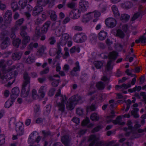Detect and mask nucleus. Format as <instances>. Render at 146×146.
<instances>
[{
    "mask_svg": "<svg viewBox=\"0 0 146 146\" xmlns=\"http://www.w3.org/2000/svg\"><path fill=\"white\" fill-rule=\"evenodd\" d=\"M72 120L77 125L78 124L80 123V120L79 118L76 117H73Z\"/></svg>",
    "mask_w": 146,
    "mask_h": 146,
    "instance_id": "obj_57",
    "label": "nucleus"
},
{
    "mask_svg": "<svg viewBox=\"0 0 146 146\" xmlns=\"http://www.w3.org/2000/svg\"><path fill=\"white\" fill-rule=\"evenodd\" d=\"M130 18L129 15L126 14H123L121 15L120 19L123 21H126L129 20Z\"/></svg>",
    "mask_w": 146,
    "mask_h": 146,
    "instance_id": "obj_27",
    "label": "nucleus"
},
{
    "mask_svg": "<svg viewBox=\"0 0 146 146\" xmlns=\"http://www.w3.org/2000/svg\"><path fill=\"white\" fill-rule=\"evenodd\" d=\"M12 13L10 10H7L3 16L4 18H12Z\"/></svg>",
    "mask_w": 146,
    "mask_h": 146,
    "instance_id": "obj_30",
    "label": "nucleus"
},
{
    "mask_svg": "<svg viewBox=\"0 0 146 146\" xmlns=\"http://www.w3.org/2000/svg\"><path fill=\"white\" fill-rule=\"evenodd\" d=\"M21 40L19 38H17L13 40V45L17 48L19 47V44H21Z\"/></svg>",
    "mask_w": 146,
    "mask_h": 146,
    "instance_id": "obj_29",
    "label": "nucleus"
},
{
    "mask_svg": "<svg viewBox=\"0 0 146 146\" xmlns=\"http://www.w3.org/2000/svg\"><path fill=\"white\" fill-rule=\"evenodd\" d=\"M10 39L8 37H6L1 44V47L2 49L5 48L9 44Z\"/></svg>",
    "mask_w": 146,
    "mask_h": 146,
    "instance_id": "obj_18",
    "label": "nucleus"
},
{
    "mask_svg": "<svg viewBox=\"0 0 146 146\" xmlns=\"http://www.w3.org/2000/svg\"><path fill=\"white\" fill-rule=\"evenodd\" d=\"M48 13L50 15V19L52 20L55 21L56 20L57 15L54 11L50 10L48 11Z\"/></svg>",
    "mask_w": 146,
    "mask_h": 146,
    "instance_id": "obj_22",
    "label": "nucleus"
},
{
    "mask_svg": "<svg viewBox=\"0 0 146 146\" xmlns=\"http://www.w3.org/2000/svg\"><path fill=\"white\" fill-rule=\"evenodd\" d=\"M19 89L18 87H15L12 90L11 93V97L12 99H16L19 94Z\"/></svg>",
    "mask_w": 146,
    "mask_h": 146,
    "instance_id": "obj_11",
    "label": "nucleus"
},
{
    "mask_svg": "<svg viewBox=\"0 0 146 146\" xmlns=\"http://www.w3.org/2000/svg\"><path fill=\"white\" fill-rule=\"evenodd\" d=\"M5 136L3 134L0 135V146L3 145L5 143Z\"/></svg>",
    "mask_w": 146,
    "mask_h": 146,
    "instance_id": "obj_40",
    "label": "nucleus"
},
{
    "mask_svg": "<svg viewBox=\"0 0 146 146\" xmlns=\"http://www.w3.org/2000/svg\"><path fill=\"white\" fill-rule=\"evenodd\" d=\"M60 45L57 44V47L56 48V53L57 54L59 55L61 53L62 49L61 48Z\"/></svg>",
    "mask_w": 146,
    "mask_h": 146,
    "instance_id": "obj_51",
    "label": "nucleus"
},
{
    "mask_svg": "<svg viewBox=\"0 0 146 146\" xmlns=\"http://www.w3.org/2000/svg\"><path fill=\"white\" fill-rule=\"evenodd\" d=\"M94 64L96 67L98 69H100L103 66V63L102 61H95Z\"/></svg>",
    "mask_w": 146,
    "mask_h": 146,
    "instance_id": "obj_31",
    "label": "nucleus"
},
{
    "mask_svg": "<svg viewBox=\"0 0 146 146\" xmlns=\"http://www.w3.org/2000/svg\"><path fill=\"white\" fill-rule=\"evenodd\" d=\"M96 86L99 90H102L105 88V84L101 81H100L97 83Z\"/></svg>",
    "mask_w": 146,
    "mask_h": 146,
    "instance_id": "obj_26",
    "label": "nucleus"
},
{
    "mask_svg": "<svg viewBox=\"0 0 146 146\" xmlns=\"http://www.w3.org/2000/svg\"><path fill=\"white\" fill-rule=\"evenodd\" d=\"M105 23L108 27L112 28L116 25V21L114 18H109L105 20Z\"/></svg>",
    "mask_w": 146,
    "mask_h": 146,
    "instance_id": "obj_10",
    "label": "nucleus"
},
{
    "mask_svg": "<svg viewBox=\"0 0 146 146\" xmlns=\"http://www.w3.org/2000/svg\"><path fill=\"white\" fill-rule=\"evenodd\" d=\"M27 3V0H19V4L22 9L24 8L26 5Z\"/></svg>",
    "mask_w": 146,
    "mask_h": 146,
    "instance_id": "obj_33",
    "label": "nucleus"
},
{
    "mask_svg": "<svg viewBox=\"0 0 146 146\" xmlns=\"http://www.w3.org/2000/svg\"><path fill=\"white\" fill-rule=\"evenodd\" d=\"M121 7L123 8L128 9L131 8L133 6L132 3L129 1H126L121 4Z\"/></svg>",
    "mask_w": 146,
    "mask_h": 146,
    "instance_id": "obj_21",
    "label": "nucleus"
},
{
    "mask_svg": "<svg viewBox=\"0 0 146 146\" xmlns=\"http://www.w3.org/2000/svg\"><path fill=\"white\" fill-rule=\"evenodd\" d=\"M55 89L54 88H52L49 90L48 92V95L50 96H52L54 94Z\"/></svg>",
    "mask_w": 146,
    "mask_h": 146,
    "instance_id": "obj_64",
    "label": "nucleus"
},
{
    "mask_svg": "<svg viewBox=\"0 0 146 146\" xmlns=\"http://www.w3.org/2000/svg\"><path fill=\"white\" fill-rule=\"evenodd\" d=\"M48 0H37V5L40 6H45L48 3Z\"/></svg>",
    "mask_w": 146,
    "mask_h": 146,
    "instance_id": "obj_24",
    "label": "nucleus"
},
{
    "mask_svg": "<svg viewBox=\"0 0 146 146\" xmlns=\"http://www.w3.org/2000/svg\"><path fill=\"white\" fill-rule=\"evenodd\" d=\"M107 35V33L104 31H101L98 33V37L99 39L101 40H105Z\"/></svg>",
    "mask_w": 146,
    "mask_h": 146,
    "instance_id": "obj_17",
    "label": "nucleus"
},
{
    "mask_svg": "<svg viewBox=\"0 0 146 146\" xmlns=\"http://www.w3.org/2000/svg\"><path fill=\"white\" fill-rule=\"evenodd\" d=\"M92 12H89L88 13H87L84 15L83 17V19L82 21L83 22H88L92 18L91 17H89V15Z\"/></svg>",
    "mask_w": 146,
    "mask_h": 146,
    "instance_id": "obj_28",
    "label": "nucleus"
},
{
    "mask_svg": "<svg viewBox=\"0 0 146 146\" xmlns=\"http://www.w3.org/2000/svg\"><path fill=\"white\" fill-rule=\"evenodd\" d=\"M61 140L65 146H71V138L69 135H65L61 137Z\"/></svg>",
    "mask_w": 146,
    "mask_h": 146,
    "instance_id": "obj_9",
    "label": "nucleus"
},
{
    "mask_svg": "<svg viewBox=\"0 0 146 146\" xmlns=\"http://www.w3.org/2000/svg\"><path fill=\"white\" fill-rule=\"evenodd\" d=\"M81 12L80 9L76 8L72 9L70 12L69 16L72 19H77L80 17Z\"/></svg>",
    "mask_w": 146,
    "mask_h": 146,
    "instance_id": "obj_7",
    "label": "nucleus"
},
{
    "mask_svg": "<svg viewBox=\"0 0 146 146\" xmlns=\"http://www.w3.org/2000/svg\"><path fill=\"white\" fill-rule=\"evenodd\" d=\"M21 36L23 38L22 42V46L20 47L22 49H24L26 46L27 44L30 41L31 38L27 33L24 32V33H22Z\"/></svg>",
    "mask_w": 146,
    "mask_h": 146,
    "instance_id": "obj_6",
    "label": "nucleus"
},
{
    "mask_svg": "<svg viewBox=\"0 0 146 146\" xmlns=\"http://www.w3.org/2000/svg\"><path fill=\"white\" fill-rule=\"evenodd\" d=\"M90 120L88 118L86 117L84 119L82 122V124L83 126L87 125L89 122Z\"/></svg>",
    "mask_w": 146,
    "mask_h": 146,
    "instance_id": "obj_54",
    "label": "nucleus"
},
{
    "mask_svg": "<svg viewBox=\"0 0 146 146\" xmlns=\"http://www.w3.org/2000/svg\"><path fill=\"white\" fill-rule=\"evenodd\" d=\"M113 141H111L107 143L106 145V146H118L119 144L118 143H116L113 145H112L114 143Z\"/></svg>",
    "mask_w": 146,
    "mask_h": 146,
    "instance_id": "obj_62",
    "label": "nucleus"
},
{
    "mask_svg": "<svg viewBox=\"0 0 146 146\" xmlns=\"http://www.w3.org/2000/svg\"><path fill=\"white\" fill-rule=\"evenodd\" d=\"M116 120L118 124L121 125H123L125 124L124 122H121V117L120 116H119L117 117Z\"/></svg>",
    "mask_w": 146,
    "mask_h": 146,
    "instance_id": "obj_44",
    "label": "nucleus"
},
{
    "mask_svg": "<svg viewBox=\"0 0 146 146\" xmlns=\"http://www.w3.org/2000/svg\"><path fill=\"white\" fill-rule=\"evenodd\" d=\"M23 80L22 85L21 95L23 97H27L29 93L30 88V77L29 74L25 72L23 74Z\"/></svg>",
    "mask_w": 146,
    "mask_h": 146,
    "instance_id": "obj_1",
    "label": "nucleus"
},
{
    "mask_svg": "<svg viewBox=\"0 0 146 146\" xmlns=\"http://www.w3.org/2000/svg\"><path fill=\"white\" fill-rule=\"evenodd\" d=\"M9 73H5L1 77V79L2 80V82L4 83L9 80L11 78L10 76Z\"/></svg>",
    "mask_w": 146,
    "mask_h": 146,
    "instance_id": "obj_23",
    "label": "nucleus"
},
{
    "mask_svg": "<svg viewBox=\"0 0 146 146\" xmlns=\"http://www.w3.org/2000/svg\"><path fill=\"white\" fill-rule=\"evenodd\" d=\"M99 100L100 102L104 101L107 97L106 95L104 94H100L99 96Z\"/></svg>",
    "mask_w": 146,
    "mask_h": 146,
    "instance_id": "obj_43",
    "label": "nucleus"
},
{
    "mask_svg": "<svg viewBox=\"0 0 146 146\" xmlns=\"http://www.w3.org/2000/svg\"><path fill=\"white\" fill-rule=\"evenodd\" d=\"M80 33V43L85 41L87 39V36L85 34L83 33Z\"/></svg>",
    "mask_w": 146,
    "mask_h": 146,
    "instance_id": "obj_35",
    "label": "nucleus"
},
{
    "mask_svg": "<svg viewBox=\"0 0 146 146\" xmlns=\"http://www.w3.org/2000/svg\"><path fill=\"white\" fill-rule=\"evenodd\" d=\"M79 8L82 12H84L87 11L88 8L89 3L85 0H81L79 3Z\"/></svg>",
    "mask_w": 146,
    "mask_h": 146,
    "instance_id": "obj_8",
    "label": "nucleus"
},
{
    "mask_svg": "<svg viewBox=\"0 0 146 146\" xmlns=\"http://www.w3.org/2000/svg\"><path fill=\"white\" fill-rule=\"evenodd\" d=\"M141 13V11L135 13L132 18V21H134L137 19L140 16Z\"/></svg>",
    "mask_w": 146,
    "mask_h": 146,
    "instance_id": "obj_41",
    "label": "nucleus"
},
{
    "mask_svg": "<svg viewBox=\"0 0 146 146\" xmlns=\"http://www.w3.org/2000/svg\"><path fill=\"white\" fill-rule=\"evenodd\" d=\"M111 8L114 17L116 18H119V17L120 13L117 7L115 5H113L112 6Z\"/></svg>",
    "mask_w": 146,
    "mask_h": 146,
    "instance_id": "obj_20",
    "label": "nucleus"
},
{
    "mask_svg": "<svg viewBox=\"0 0 146 146\" xmlns=\"http://www.w3.org/2000/svg\"><path fill=\"white\" fill-rule=\"evenodd\" d=\"M65 27L64 26H61L56 30V34L57 36H60L63 33L65 32Z\"/></svg>",
    "mask_w": 146,
    "mask_h": 146,
    "instance_id": "obj_16",
    "label": "nucleus"
},
{
    "mask_svg": "<svg viewBox=\"0 0 146 146\" xmlns=\"http://www.w3.org/2000/svg\"><path fill=\"white\" fill-rule=\"evenodd\" d=\"M13 104L12 101L10 100H8L6 102L5 105V107L6 108H9Z\"/></svg>",
    "mask_w": 146,
    "mask_h": 146,
    "instance_id": "obj_52",
    "label": "nucleus"
},
{
    "mask_svg": "<svg viewBox=\"0 0 146 146\" xmlns=\"http://www.w3.org/2000/svg\"><path fill=\"white\" fill-rule=\"evenodd\" d=\"M43 10V8L42 7L37 5L33 9L32 14V15L35 17L37 16Z\"/></svg>",
    "mask_w": 146,
    "mask_h": 146,
    "instance_id": "obj_12",
    "label": "nucleus"
},
{
    "mask_svg": "<svg viewBox=\"0 0 146 146\" xmlns=\"http://www.w3.org/2000/svg\"><path fill=\"white\" fill-rule=\"evenodd\" d=\"M23 52L21 51L15 52L12 54V58L13 60L14 61L19 60L21 58Z\"/></svg>",
    "mask_w": 146,
    "mask_h": 146,
    "instance_id": "obj_14",
    "label": "nucleus"
},
{
    "mask_svg": "<svg viewBox=\"0 0 146 146\" xmlns=\"http://www.w3.org/2000/svg\"><path fill=\"white\" fill-rule=\"evenodd\" d=\"M49 68L48 67H47L44 70L40 72V73L41 75H43L49 72Z\"/></svg>",
    "mask_w": 146,
    "mask_h": 146,
    "instance_id": "obj_61",
    "label": "nucleus"
},
{
    "mask_svg": "<svg viewBox=\"0 0 146 146\" xmlns=\"http://www.w3.org/2000/svg\"><path fill=\"white\" fill-rule=\"evenodd\" d=\"M19 27L16 25L11 29L12 33H15V32L18 31Z\"/></svg>",
    "mask_w": 146,
    "mask_h": 146,
    "instance_id": "obj_59",
    "label": "nucleus"
},
{
    "mask_svg": "<svg viewBox=\"0 0 146 146\" xmlns=\"http://www.w3.org/2000/svg\"><path fill=\"white\" fill-rule=\"evenodd\" d=\"M27 27L26 25L23 26H21L20 28V35H21L22 34V33H24V32L25 33H27V32L25 31V30L27 29Z\"/></svg>",
    "mask_w": 146,
    "mask_h": 146,
    "instance_id": "obj_55",
    "label": "nucleus"
},
{
    "mask_svg": "<svg viewBox=\"0 0 146 146\" xmlns=\"http://www.w3.org/2000/svg\"><path fill=\"white\" fill-rule=\"evenodd\" d=\"M131 86V85L130 82L128 83L127 84H123L121 86H118L117 85L116 86L115 88L116 89H117V88H123L124 89H127L128 88L130 87Z\"/></svg>",
    "mask_w": 146,
    "mask_h": 146,
    "instance_id": "obj_25",
    "label": "nucleus"
},
{
    "mask_svg": "<svg viewBox=\"0 0 146 146\" xmlns=\"http://www.w3.org/2000/svg\"><path fill=\"white\" fill-rule=\"evenodd\" d=\"M50 24V21H47L46 22L42 28L41 31L43 33H46L49 27Z\"/></svg>",
    "mask_w": 146,
    "mask_h": 146,
    "instance_id": "obj_19",
    "label": "nucleus"
},
{
    "mask_svg": "<svg viewBox=\"0 0 146 146\" xmlns=\"http://www.w3.org/2000/svg\"><path fill=\"white\" fill-rule=\"evenodd\" d=\"M96 38V37L95 35L94 34L91 35L89 36V38L91 43L95 42Z\"/></svg>",
    "mask_w": 146,
    "mask_h": 146,
    "instance_id": "obj_50",
    "label": "nucleus"
},
{
    "mask_svg": "<svg viewBox=\"0 0 146 146\" xmlns=\"http://www.w3.org/2000/svg\"><path fill=\"white\" fill-rule=\"evenodd\" d=\"M135 70H133L132 69L130 72V70L129 69H127L125 71V73L127 74V75L128 76H130L131 77H133L136 76V75L132 74V72H134Z\"/></svg>",
    "mask_w": 146,
    "mask_h": 146,
    "instance_id": "obj_45",
    "label": "nucleus"
},
{
    "mask_svg": "<svg viewBox=\"0 0 146 146\" xmlns=\"http://www.w3.org/2000/svg\"><path fill=\"white\" fill-rule=\"evenodd\" d=\"M81 100V97L78 95L74 96L70 98L67 103L66 107L68 110H72L78 102Z\"/></svg>",
    "mask_w": 146,
    "mask_h": 146,
    "instance_id": "obj_3",
    "label": "nucleus"
},
{
    "mask_svg": "<svg viewBox=\"0 0 146 146\" xmlns=\"http://www.w3.org/2000/svg\"><path fill=\"white\" fill-rule=\"evenodd\" d=\"M49 44L51 45H53L56 42V40L54 36L51 37L48 39Z\"/></svg>",
    "mask_w": 146,
    "mask_h": 146,
    "instance_id": "obj_47",
    "label": "nucleus"
},
{
    "mask_svg": "<svg viewBox=\"0 0 146 146\" xmlns=\"http://www.w3.org/2000/svg\"><path fill=\"white\" fill-rule=\"evenodd\" d=\"M75 66L73 68L72 70L70 71V74L73 76L77 75L76 72L80 70V66L78 62H76L75 64Z\"/></svg>",
    "mask_w": 146,
    "mask_h": 146,
    "instance_id": "obj_13",
    "label": "nucleus"
},
{
    "mask_svg": "<svg viewBox=\"0 0 146 146\" xmlns=\"http://www.w3.org/2000/svg\"><path fill=\"white\" fill-rule=\"evenodd\" d=\"M32 97L34 99H36L38 98L36 91L35 89H33L32 91Z\"/></svg>",
    "mask_w": 146,
    "mask_h": 146,
    "instance_id": "obj_53",
    "label": "nucleus"
},
{
    "mask_svg": "<svg viewBox=\"0 0 146 146\" xmlns=\"http://www.w3.org/2000/svg\"><path fill=\"white\" fill-rule=\"evenodd\" d=\"M74 29L76 31H82L83 30V29L82 27L80 26L76 25L74 27Z\"/></svg>",
    "mask_w": 146,
    "mask_h": 146,
    "instance_id": "obj_60",
    "label": "nucleus"
},
{
    "mask_svg": "<svg viewBox=\"0 0 146 146\" xmlns=\"http://www.w3.org/2000/svg\"><path fill=\"white\" fill-rule=\"evenodd\" d=\"M83 110L82 109L79 108L76 110V113L77 114L79 115H82L83 114Z\"/></svg>",
    "mask_w": 146,
    "mask_h": 146,
    "instance_id": "obj_56",
    "label": "nucleus"
},
{
    "mask_svg": "<svg viewBox=\"0 0 146 146\" xmlns=\"http://www.w3.org/2000/svg\"><path fill=\"white\" fill-rule=\"evenodd\" d=\"M67 42L65 40L61 37L60 38V42H58L57 44L62 46H64L66 44Z\"/></svg>",
    "mask_w": 146,
    "mask_h": 146,
    "instance_id": "obj_49",
    "label": "nucleus"
},
{
    "mask_svg": "<svg viewBox=\"0 0 146 146\" xmlns=\"http://www.w3.org/2000/svg\"><path fill=\"white\" fill-rule=\"evenodd\" d=\"M62 37L67 42L69 38V35L67 33H64L62 35Z\"/></svg>",
    "mask_w": 146,
    "mask_h": 146,
    "instance_id": "obj_58",
    "label": "nucleus"
},
{
    "mask_svg": "<svg viewBox=\"0 0 146 146\" xmlns=\"http://www.w3.org/2000/svg\"><path fill=\"white\" fill-rule=\"evenodd\" d=\"M35 59L33 57H29L26 60V62L29 64L34 62L35 61Z\"/></svg>",
    "mask_w": 146,
    "mask_h": 146,
    "instance_id": "obj_46",
    "label": "nucleus"
},
{
    "mask_svg": "<svg viewBox=\"0 0 146 146\" xmlns=\"http://www.w3.org/2000/svg\"><path fill=\"white\" fill-rule=\"evenodd\" d=\"M117 56V53L116 52L113 51L109 53L108 55L109 58L111 60H109L107 64L106 69V71H110L112 70V67L111 66L112 62V60H115Z\"/></svg>",
    "mask_w": 146,
    "mask_h": 146,
    "instance_id": "obj_4",
    "label": "nucleus"
},
{
    "mask_svg": "<svg viewBox=\"0 0 146 146\" xmlns=\"http://www.w3.org/2000/svg\"><path fill=\"white\" fill-rule=\"evenodd\" d=\"M91 119L93 121H97L99 119V116L96 113H92L90 116Z\"/></svg>",
    "mask_w": 146,
    "mask_h": 146,
    "instance_id": "obj_34",
    "label": "nucleus"
},
{
    "mask_svg": "<svg viewBox=\"0 0 146 146\" xmlns=\"http://www.w3.org/2000/svg\"><path fill=\"white\" fill-rule=\"evenodd\" d=\"M90 139L92 140V143H90L89 146H93L95 145L96 146H102L104 144L102 141H99V138L96 137L94 135H92L90 137Z\"/></svg>",
    "mask_w": 146,
    "mask_h": 146,
    "instance_id": "obj_5",
    "label": "nucleus"
},
{
    "mask_svg": "<svg viewBox=\"0 0 146 146\" xmlns=\"http://www.w3.org/2000/svg\"><path fill=\"white\" fill-rule=\"evenodd\" d=\"M125 34L120 29L117 30V36L121 38H123L125 36Z\"/></svg>",
    "mask_w": 146,
    "mask_h": 146,
    "instance_id": "obj_36",
    "label": "nucleus"
},
{
    "mask_svg": "<svg viewBox=\"0 0 146 146\" xmlns=\"http://www.w3.org/2000/svg\"><path fill=\"white\" fill-rule=\"evenodd\" d=\"M74 41L77 43H80V33L76 34L73 37Z\"/></svg>",
    "mask_w": 146,
    "mask_h": 146,
    "instance_id": "obj_37",
    "label": "nucleus"
},
{
    "mask_svg": "<svg viewBox=\"0 0 146 146\" xmlns=\"http://www.w3.org/2000/svg\"><path fill=\"white\" fill-rule=\"evenodd\" d=\"M55 98H57L56 102V106L58 109V110L63 112L65 110L64 103L66 102L67 98L65 95L60 94V91L59 90L57 93L55 95Z\"/></svg>",
    "mask_w": 146,
    "mask_h": 146,
    "instance_id": "obj_2",
    "label": "nucleus"
},
{
    "mask_svg": "<svg viewBox=\"0 0 146 146\" xmlns=\"http://www.w3.org/2000/svg\"><path fill=\"white\" fill-rule=\"evenodd\" d=\"M24 21L23 18H21L17 21L15 23V25L17 26H20L23 23Z\"/></svg>",
    "mask_w": 146,
    "mask_h": 146,
    "instance_id": "obj_48",
    "label": "nucleus"
},
{
    "mask_svg": "<svg viewBox=\"0 0 146 146\" xmlns=\"http://www.w3.org/2000/svg\"><path fill=\"white\" fill-rule=\"evenodd\" d=\"M4 19V24L1 26V27L3 29L7 28L8 25L10 24L12 20V18H5Z\"/></svg>",
    "mask_w": 146,
    "mask_h": 146,
    "instance_id": "obj_15",
    "label": "nucleus"
},
{
    "mask_svg": "<svg viewBox=\"0 0 146 146\" xmlns=\"http://www.w3.org/2000/svg\"><path fill=\"white\" fill-rule=\"evenodd\" d=\"M80 80L82 82H84L85 80L87 79V75L84 74L82 75L80 78Z\"/></svg>",
    "mask_w": 146,
    "mask_h": 146,
    "instance_id": "obj_63",
    "label": "nucleus"
},
{
    "mask_svg": "<svg viewBox=\"0 0 146 146\" xmlns=\"http://www.w3.org/2000/svg\"><path fill=\"white\" fill-rule=\"evenodd\" d=\"M46 49V47L44 46H41L38 49V52L40 55H42Z\"/></svg>",
    "mask_w": 146,
    "mask_h": 146,
    "instance_id": "obj_42",
    "label": "nucleus"
},
{
    "mask_svg": "<svg viewBox=\"0 0 146 146\" xmlns=\"http://www.w3.org/2000/svg\"><path fill=\"white\" fill-rule=\"evenodd\" d=\"M67 5L68 7L72 9H76L75 8L76 3L74 2H71L68 3L67 4Z\"/></svg>",
    "mask_w": 146,
    "mask_h": 146,
    "instance_id": "obj_38",
    "label": "nucleus"
},
{
    "mask_svg": "<svg viewBox=\"0 0 146 146\" xmlns=\"http://www.w3.org/2000/svg\"><path fill=\"white\" fill-rule=\"evenodd\" d=\"M11 5L13 12L15 11L18 9V4L17 2L12 3H11Z\"/></svg>",
    "mask_w": 146,
    "mask_h": 146,
    "instance_id": "obj_39",
    "label": "nucleus"
},
{
    "mask_svg": "<svg viewBox=\"0 0 146 146\" xmlns=\"http://www.w3.org/2000/svg\"><path fill=\"white\" fill-rule=\"evenodd\" d=\"M38 44L37 43H33V42H31L27 46L28 49L29 50H32L33 48H36L38 47Z\"/></svg>",
    "mask_w": 146,
    "mask_h": 146,
    "instance_id": "obj_32",
    "label": "nucleus"
}]
</instances>
